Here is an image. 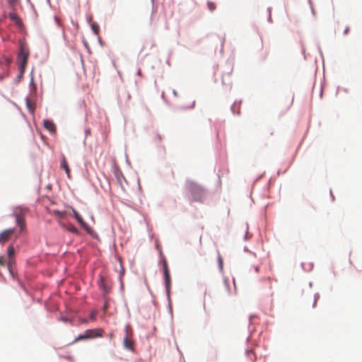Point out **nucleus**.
Returning a JSON list of instances; mask_svg holds the SVG:
<instances>
[{"mask_svg": "<svg viewBox=\"0 0 362 362\" xmlns=\"http://www.w3.org/2000/svg\"><path fill=\"white\" fill-rule=\"evenodd\" d=\"M103 309H104V310H105L107 309V305L106 304L104 305Z\"/></svg>", "mask_w": 362, "mask_h": 362, "instance_id": "nucleus-33", "label": "nucleus"}, {"mask_svg": "<svg viewBox=\"0 0 362 362\" xmlns=\"http://www.w3.org/2000/svg\"><path fill=\"white\" fill-rule=\"evenodd\" d=\"M86 339H90L91 338V335H89V334L87 333V330L85 331V332L83 333Z\"/></svg>", "mask_w": 362, "mask_h": 362, "instance_id": "nucleus-26", "label": "nucleus"}, {"mask_svg": "<svg viewBox=\"0 0 362 362\" xmlns=\"http://www.w3.org/2000/svg\"><path fill=\"white\" fill-rule=\"evenodd\" d=\"M27 212V209L21 206L16 207L14 209L13 215L16 218L17 225L21 228V230H23L25 227L24 216Z\"/></svg>", "mask_w": 362, "mask_h": 362, "instance_id": "nucleus-3", "label": "nucleus"}, {"mask_svg": "<svg viewBox=\"0 0 362 362\" xmlns=\"http://www.w3.org/2000/svg\"><path fill=\"white\" fill-rule=\"evenodd\" d=\"M43 124H44V127L47 130H48L49 132H51V133L55 132V131H56V126L53 123V122H52L51 120H49V119L44 120Z\"/></svg>", "mask_w": 362, "mask_h": 362, "instance_id": "nucleus-7", "label": "nucleus"}, {"mask_svg": "<svg viewBox=\"0 0 362 362\" xmlns=\"http://www.w3.org/2000/svg\"><path fill=\"white\" fill-rule=\"evenodd\" d=\"M62 320L64 321V322H68L69 320L67 318H62Z\"/></svg>", "mask_w": 362, "mask_h": 362, "instance_id": "nucleus-32", "label": "nucleus"}, {"mask_svg": "<svg viewBox=\"0 0 362 362\" xmlns=\"http://www.w3.org/2000/svg\"><path fill=\"white\" fill-rule=\"evenodd\" d=\"M14 233V229L13 228H9L6 229L1 233H0V244H4L6 242H8L13 234Z\"/></svg>", "mask_w": 362, "mask_h": 362, "instance_id": "nucleus-5", "label": "nucleus"}, {"mask_svg": "<svg viewBox=\"0 0 362 362\" xmlns=\"http://www.w3.org/2000/svg\"><path fill=\"white\" fill-rule=\"evenodd\" d=\"M218 267L220 271H223V260L221 255L218 253Z\"/></svg>", "mask_w": 362, "mask_h": 362, "instance_id": "nucleus-15", "label": "nucleus"}, {"mask_svg": "<svg viewBox=\"0 0 362 362\" xmlns=\"http://www.w3.org/2000/svg\"><path fill=\"white\" fill-rule=\"evenodd\" d=\"M74 218L77 220L78 223L87 231L89 232L90 230V228L88 226V225L83 221L81 215L78 213V211L74 209L73 207L71 208Z\"/></svg>", "mask_w": 362, "mask_h": 362, "instance_id": "nucleus-6", "label": "nucleus"}, {"mask_svg": "<svg viewBox=\"0 0 362 362\" xmlns=\"http://www.w3.org/2000/svg\"><path fill=\"white\" fill-rule=\"evenodd\" d=\"M67 230L69 231H70L71 233H74V234H76V235L79 234L78 230L74 225H70L68 227Z\"/></svg>", "mask_w": 362, "mask_h": 362, "instance_id": "nucleus-16", "label": "nucleus"}, {"mask_svg": "<svg viewBox=\"0 0 362 362\" xmlns=\"http://www.w3.org/2000/svg\"><path fill=\"white\" fill-rule=\"evenodd\" d=\"M123 344L125 348L129 350H133L134 341L127 336L124 338Z\"/></svg>", "mask_w": 362, "mask_h": 362, "instance_id": "nucleus-10", "label": "nucleus"}, {"mask_svg": "<svg viewBox=\"0 0 362 362\" xmlns=\"http://www.w3.org/2000/svg\"><path fill=\"white\" fill-rule=\"evenodd\" d=\"M247 354H253L252 350L247 351Z\"/></svg>", "mask_w": 362, "mask_h": 362, "instance_id": "nucleus-29", "label": "nucleus"}, {"mask_svg": "<svg viewBox=\"0 0 362 362\" xmlns=\"http://www.w3.org/2000/svg\"><path fill=\"white\" fill-rule=\"evenodd\" d=\"M207 8L211 12H213L216 8V5L214 2L208 1Z\"/></svg>", "mask_w": 362, "mask_h": 362, "instance_id": "nucleus-14", "label": "nucleus"}, {"mask_svg": "<svg viewBox=\"0 0 362 362\" xmlns=\"http://www.w3.org/2000/svg\"><path fill=\"white\" fill-rule=\"evenodd\" d=\"M10 5H14L18 0H6Z\"/></svg>", "mask_w": 362, "mask_h": 362, "instance_id": "nucleus-25", "label": "nucleus"}, {"mask_svg": "<svg viewBox=\"0 0 362 362\" xmlns=\"http://www.w3.org/2000/svg\"><path fill=\"white\" fill-rule=\"evenodd\" d=\"M100 288L103 291H105L106 292H107V289L106 286H105V284H104V280H103V278H102V277H101V279H100Z\"/></svg>", "mask_w": 362, "mask_h": 362, "instance_id": "nucleus-20", "label": "nucleus"}, {"mask_svg": "<svg viewBox=\"0 0 362 362\" xmlns=\"http://www.w3.org/2000/svg\"><path fill=\"white\" fill-rule=\"evenodd\" d=\"M4 64V57L0 58V65Z\"/></svg>", "mask_w": 362, "mask_h": 362, "instance_id": "nucleus-28", "label": "nucleus"}, {"mask_svg": "<svg viewBox=\"0 0 362 362\" xmlns=\"http://www.w3.org/2000/svg\"><path fill=\"white\" fill-rule=\"evenodd\" d=\"M83 339H86L83 334L78 335V337L75 339L74 342H77V341H78L80 340H83Z\"/></svg>", "mask_w": 362, "mask_h": 362, "instance_id": "nucleus-21", "label": "nucleus"}, {"mask_svg": "<svg viewBox=\"0 0 362 362\" xmlns=\"http://www.w3.org/2000/svg\"><path fill=\"white\" fill-rule=\"evenodd\" d=\"M7 255H8V262H7V267L8 269L11 274V275L13 277V265L15 264V251H14V247L13 245H11L8 247L7 249Z\"/></svg>", "mask_w": 362, "mask_h": 362, "instance_id": "nucleus-4", "label": "nucleus"}, {"mask_svg": "<svg viewBox=\"0 0 362 362\" xmlns=\"http://www.w3.org/2000/svg\"><path fill=\"white\" fill-rule=\"evenodd\" d=\"M87 333L91 335V338L103 336V330L101 329H87Z\"/></svg>", "mask_w": 362, "mask_h": 362, "instance_id": "nucleus-9", "label": "nucleus"}, {"mask_svg": "<svg viewBox=\"0 0 362 362\" xmlns=\"http://www.w3.org/2000/svg\"><path fill=\"white\" fill-rule=\"evenodd\" d=\"M267 280L268 281H269V282L271 281V279H270V278H268Z\"/></svg>", "mask_w": 362, "mask_h": 362, "instance_id": "nucleus-34", "label": "nucleus"}, {"mask_svg": "<svg viewBox=\"0 0 362 362\" xmlns=\"http://www.w3.org/2000/svg\"><path fill=\"white\" fill-rule=\"evenodd\" d=\"M158 141H161V136L160 135L157 136Z\"/></svg>", "mask_w": 362, "mask_h": 362, "instance_id": "nucleus-30", "label": "nucleus"}, {"mask_svg": "<svg viewBox=\"0 0 362 362\" xmlns=\"http://www.w3.org/2000/svg\"><path fill=\"white\" fill-rule=\"evenodd\" d=\"M317 300L315 299L314 301V305H315Z\"/></svg>", "mask_w": 362, "mask_h": 362, "instance_id": "nucleus-35", "label": "nucleus"}, {"mask_svg": "<svg viewBox=\"0 0 362 362\" xmlns=\"http://www.w3.org/2000/svg\"><path fill=\"white\" fill-rule=\"evenodd\" d=\"M349 27H347V28L344 30V34H347V33H349Z\"/></svg>", "mask_w": 362, "mask_h": 362, "instance_id": "nucleus-27", "label": "nucleus"}, {"mask_svg": "<svg viewBox=\"0 0 362 362\" xmlns=\"http://www.w3.org/2000/svg\"><path fill=\"white\" fill-rule=\"evenodd\" d=\"M255 272H258V271H259V268H258V267H255Z\"/></svg>", "mask_w": 362, "mask_h": 362, "instance_id": "nucleus-31", "label": "nucleus"}, {"mask_svg": "<svg viewBox=\"0 0 362 362\" xmlns=\"http://www.w3.org/2000/svg\"><path fill=\"white\" fill-rule=\"evenodd\" d=\"M95 316H96V313H95V312H92V313L90 314V318L92 320H95Z\"/></svg>", "mask_w": 362, "mask_h": 362, "instance_id": "nucleus-24", "label": "nucleus"}, {"mask_svg": "<svg viewBox=\"0 0 362 362\" xmlns=\"http://www.w3.org/2000/svg\"><path fill=\"white\" fill-rule=\"evenodd\" d=\"M61 168L65 170V172L67 175V177L69 178L71 172H70V169L69 168L66 159L64 156H62V157L61 158Z\"/></svg>", "mask_w": 362, "mask_h": 362, "instance_id": "nucleus-8", "label": "nucleus"}, {"mask_svg": "<svg viewBox=\"0 0 362 362\" xmlns=\"http://www.w3.org/2000/svg\"><path fill=\"white\" fill-rule=\"evenodd\" d=\"M27 106L29 110L33 113L35 110V105L32 104L30 102H27Z\"/></svg>", "mask_w": 362, "mask_h": 362, "instance_id": "nucleus-19", "label": "nucleus"}, {"mask_svg": "<svg viewBox=\"0 0 362 362\" xmlns=\"http://www.w3.org/2000/svg\"><path fill=\"white\" fill-rule=\"evenodd\" d=\"M52 214L54 216H57L59 218H64L66 216V211H60L58 210H54L52 211Z\"/></svg>", "mask_w": 362, "mask_h": 362, "instance_id": "nucleus-13", "label": "nucleus"}, {"mask_svg": "<svg viewBox=\"0 0 362 362\" xmlns=\"http://www.w3.org/2000/svg\"><path fill=\"white\" fill-rule=\"evenodd\" d=\"M4 62L5 64H6L7 65H9V64L11 63V59L8 57H4Z\"/></svg>", "mask_w": 362, "mask_h": 362, "instance_id": "nucleus-23", "label": "nucleus"}, {"mask_svg": "<svg viewBox=\"0 0 362 362\" xmlns=\"http://www.w3.org/2000/svg\"><path fill=\"white\" fill-rule=\"evenodd\" d=\"M186 189L192 201L200 202L204 201L206 194L205 189L197 182L192 180H187L186 182Z\"/></svg>", "mask_w": 362, "mask_h": 362, "instance_id": "nucleus-1", "label": "nucleus"}, {"mask_svg": "<svg viewBox=\"0 0 362 362\" xmlns=\"http://www.w3.org/2000/svg\"><path fill=\"white\" fill-rule=\"evenodd\" d=\"M164 279H165V284L166 290L168 291L170 286V273L169 274H164Z\"/></svg>", "mask_w": 362, "mask_h": 362, "instance_id": "nucleus-12", "label": "nucleus"}, {"mask_svg": "<svg viewBox=\"0 0 362 362\" xmlns=\"http://www.w3.org/2000/svg\"><path fill=\"white\" fill-rule=\"evenodd\" d=\"M163 273H164V274L170 273L169 270H168L167 262L165 259L163 261Z\"/></svg>", "mask_w": 362, "mask_h": 362, "instance_id": "nucleus-18", "label": "nucleus"}, {"mask_svg": "<svg viewBox=\"0 0 362 362\" xmlns=\"http://www.w3.org/2000/svg\"><path fill=\"white\" fill-rule=\"evenodd\" d=\"M91 28L95 35H98L99 31H100V28L97 23H92Z\"/></svg>", "mask_w": 362, "mask_h": 362, "instance_id": "nucleus-17", "label": "nucleus"}, {"mask_svg": "<svg viewBox=\"0 0 362 362\" xmlns=\"http://www.w3.org/2000/svg\"><path fill=\"white\" fill-rule=\"evenodd\" d=\"M6 264V261H5V259L3 256H0V266H5Z\"/></svg>", "mask_w": 362, "mask_h": 362, "instance_id": "nucleus-22", "label": "nucleus"}, {"mask_svg": "<svg viewBox=\"0 0 362 362\" xmlns=\"http://www.w3.org/2000/svg\"><path fill=\"white\" fill-rule=\"evenodd\" d=\"M8 17L16 25H21L22 24V21H21V18L17 16V14L16 13H10L8 14Z\"/></svg>", "mask_w": 362, "mask_h": 362, "instance_id": "nucleus-11", "label": "nucleus"}, {"mask_svg": "<svg viewBox=\"0 0 362 362\" xmlns=\"http://www.w3.org/2000/svg\"><path fill=\"white\" fill-rule=\"evenodd\" d=\"M30 55V50L28 45L22 41L20 42L18 62L21 74H23L28 64Z\"/></svg>", "mask_w": 362, "mask_h": 362, "instance_id": "nucleus-2", "label": "nucleus"}]
</instances>
